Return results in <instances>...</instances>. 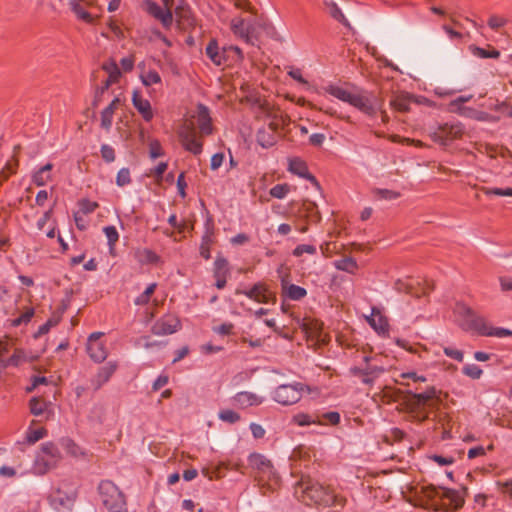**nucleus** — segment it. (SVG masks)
I'll list each match as a JSON object with an SVG mask.
<instances>
[{"mask_svg": "<svg viewBox=\"0 0 512 512\" xmlns=\"http://www.w3.org/2000/svg\"><path fill=\"white\" fill-rule=\"evenodd\" d=\"M103 232L108 240V245L112 249L119 239V234L114 226H106L103 228Z\"/></svg>", "mask_w": 512, "mask_h": 512, "instance_id": "obj_43", "label": "nucleus"}, {"mask_svg": "<svg viewBox=\"0 0 512 512\" xmlns=\"http://www.w3.org/2000/svg\"><path fill=\"white\" fill-rule=\"evenodd\" d=\"M74 495L62 492L60 489L55 490L50 496L51 506L58 512L70 511L74 505Z\"/></svg>", "mask_w": 512, "mask_h": 512, "instance_id": "obj_12", "label": "nucleus"}, {"mask_svg": "<svg viewBox=\"0 0 512 512\" xmlns=\"http://www.w3.org/2000/svg\"><path fill=\"white\" fill-rule=\"evenodd\" d=\"M181 328V322L174 315H166L158 319L152 326V333L157 336L170 335Z\"/></svg>", "mask_w": 512, "mask_h": 512, "instance_id": "obj_7", "label": "nucleus"}, {"mask_svg": "<svg viewBox=\"0 0 512 512\" xmlns=\"http://www.w3.org/2000/svg\"><path fill=\"white\" fill-rule=\"evenodd\" d=\"M179 137L181 140V143L183 147L195 154L199 155L202 152L203 145L202 143L197 139L196 133L193 128H184L180 131Z\"/></svg>", "mask_w": 512, "mask_h": 512, "instance_id": "obj_11", "label": "nucleus"}, {"mask_svg": "<svg viewBox=\"0 0 512 512\" xmlns=\"http://www.w3.org/2000/svg\"><path fill=\"white\" fill-rule=\"evenodd\" d=\"M288 75L294 79L295 81L301 83V84H308L307 80L302 76V71L299 68L296 67H290L288 70Z\"/></svg>", "mask_w": 512, "mask_h": 512, "instance_id": "obj_59", "label": "nucleus"}, {"mask_svg": "<svg viewBox=\"0 0 512 512\" xmlns=\"http://www.w3.org/2000/svg\"><path fill=\"white\" fill-rule=\"evenodd\" d=\"M258 28L274 30V27L269 23H253L241 17L233 18L230 23V29L233 34L248 43H252L253 39L258 38Z\"/></svg>", "mask_w": 512, "mask_h": 512, "instance_id": "obj_4", "label": "nucleus"}, {"mask_svg": "<svg viewBox=\"0 0 512 512\" xmlns=\"http://www.w3.org/2000/svg\"><path fill=\"white\" fill-rule=\"evenodd\" d=\"M300 488L303 493V500H310L316 504L330 505L334 501V496L318 482L311 480L302 481Z\"/></svg>", "mask_w": 512, "mask_h": 512, "instance_id": "obj_6", "label": "nucleus"}, {"mask_svg": "<svg viewBox=\"0 0 512 512\" xmlns=\"http://www.w3.org/2000/svg\"><path fill=\"white\" fill-rule=\"evenodd\" d=\"M454 314L456 321L460 325L461 321H467L468 319H471L475 312L464 303H457L454 309Z\"/></svg>", "mask_w": 512, "mask_h": 512, "instance_id": "obj_34", "label": "nucleus"}, {"mask_svg": "<svg viewBox=\"0 0 512 512\" xmlns=\"http://www.w3.org/2000/svg\"><path fill=\"white\" fill-rule=\"evenodd\" d=\"M233 328H234V325L232 323H223L219 326L213 327V331L216 334L225 336V335H230L232 333Z\"/></svg>", "mask_w": 512, "mask_h": 512, "instance_id": "obj_61", "label": "nucleus"}, {"mask_svg": "<svg viewBox=\"0 0 512 512\" xmlns=\"http://www.w3.org/2000/svg\"><path fill=\"white\" fill-rule=\"evenodd\" d=\"M390 104L394 109L406 112L410 108L411 96L407 93L397 94L391 99Z\"/></svg>", "mask_w": 512, "mask_h": 512, "instance_id": "obj_30", "label": "nucleus"}, {"mask_svg": "<svg viewBox=\"0 0 512 512\" xmlns=\"http://www.w3.org/2000/svg\"><path fill=\"white\" fill-rule=\"evenodd\" d=\"M26 353L21 349H16L11 357L7 358L5 362H3V368H7L9 366H19L22 363L31 360Z\"/></svg>", "mask_w": 512, "mask_h": 512, "instance_id": "obj_33", "label": "nucleus"}, {"mask_svg": "<svg viewBox=\"0 0 512 512\" xmlns=\"http://www.w3.org/2000/svg\"><path fill=\"white\" fill-rule=\"evenodd\" d=\"M430 458L434 462H436L439 466H448V465H452L454 463V458L451 456L444 457V456H440V455H433Z\"/></svg>", "mask_w": 512, "mask_h": 512, "instance_id": "obj_63", "label": "nucleus"}, {"mask_svg": "<svg viewBox=\"0 0 512 512\" xmlns=\"http://www.w3.org/2000/svg\"><path fill=\"white\" fill-rule=\"evenodd\" d=\"M228 261L223 257H217L214 262V276L228 275Z\"/></svg>", "mask_w": 512, "mask_h": 512, "instance_id": "obj_41", "label": "nucleus"}, {"mask_svg": "<svg viewBox=\"0 0 512 512\" xmlns=\"http://www.w3.org/2000/svg\"><path fill=\"white\" fill-rule=\"evenodd\" d=\"M218 417L221 421L227 422L230 424L236 423L240 420V415L231 409L221 410L218 414Z\"/></svg>", "mask_w": 512, "mask_h": 512, "instance_id": "obj_40", "label": "nucleus"}, {"mask_svg": "<svg viewBox=\"0 0 512 512\" xmlns=\"http://www.w3.org/2000/svg\"><path fill=\"white\" fill-rule=\"evenodd\" d=\"M197 124L201 133L209 135L212 133V124L209 111L204 105H198L197 108Z\"/></svg>", "mask_w": 512, "mask_h": 512, "instance_id": "obj_25", "label": "nucleus"}, {"mask_svg": "<svg viewBox=\"0 0 512 512\" xmlns=\"http://www.w3.org/2000/svg\"><path fill=\"white\" fill-rule=\"evenodd\" d=\"M117 367V363L113 361H110L106 365L102 366L91 380L93 388L98 390L104 384H106L117 370Z\"/></svg>", "mask_w": 512, "mask_h": 512, "instance_id": "obj_15", "label": "nucleus"}, {"mask_svg": "<svg viewBox=\"0 0 512 512\" xmlns=\"http://www.w3.org/2000/svg\"><path fill=\"white\" fill-rule=\"evenodd\" d=\"M460 327L465 331L476 332L482 336H488L491 325H489L483 317L474 314L471 319L461 321Z\"/></svg>", "mask_w": 512, "mask_h": 512, "instance_id": "obj_13", "label": "nucleus"}, {"mask_svg": "<svg viewBox=\"0 0 512 512\" xmlns=\"http://www.w3.org/2000/svg\"><path fill=\"white\" fill-rule=\"evenodd\" d=\"M292 422L298 426H308L314 423V419L306 413H298L293 416Z\"/></svg>", "mask_w": 512, "mask_h": 512, "instance_id": "obj_48", "label": "nucleus"}, {"mask_svg": "<svg viewBox=\"0 0 512 512\" xmlns=\"http://www.w3.org/2000/svg\"><path fill=\"white\" fill-rule=\"evenodd\" d=\"M242 293L258 303H266L269 299L268 291L263 284H255L252 288Z\"/></svg>", "mask_w": 512, "mask_h": 512, "instance_id": "obj_27", "label": "nucleus"}, {"mask_svg": "<svg viewBox=\"0 0 512 512\" xmlns=\"http://www.w3.org/2000/svg\"><path fill=\"white\" fill-rule=\"evenodd\" d=\"M101 156L106 162H113L115 160L114 149L107 144L102 145Z\"/></svg>", "mask_w": 512, "mask_h": 512, "instance_id": "obj_58", "label": "nucleus"}, {"mask_svg": "<svg viewBox=\"0 0 512 512\" xmlns=\"http://www.w3.org/2000/svg\"><path fill=\"white\" fill-rule=\"evenodd\" d=\"M53 164L47 163L44 166L36 169L32 174V182L36 186H45L48 182L52 180V171Z\"/></svg>", "mask_w": 512, "mask_h": 512, "instance_id": "obj_24", "label": "nucleus"}, {"mask_svg": "<svg viewBox=\"0 0 512 512\" xmlns=\"http://www.w3.org/2000/svg\"><path fill=\"white\" fill-rule=\"evenodd\" d=\"M507 20L504 17L493 15L489 18L488 25L492 29H499L506 24Z\"/></svg>", "mask_w": 512, "mask_h": 512, "instance_id": "obj_62", "label": "nucleus"}, {"mask_svg": "<svg viewBox=\"0 0 512 512\" xmlns=\"http://www.w3.org/2000/svg\"><path fill=\"white\" fill-rule=\"evenodd\" d=\"M469 50L472 53L473 56L477 58H498L500 56V52L498 50L492 49L490 51H487L483 48L477 47L475 45L469 46Z\"/></svg>", "mask_w": 512, "mask_h": 512, "instance_id": "obj_37", "label": "nucleus"}, {"mask_svg": "<svg viewBox=\"0 0 512 512\" xmlns=\"http://www.w3.org/2000/svg\"><path fill=\"white\" fill-rule=\"evenodd\" d=\"M29 472L30 470L24 467L21 463L15 467L3 465L0 467V478L23 477L28 475Z\"/></svg>", "mask_w": 512, "mask_h": 512, "instance_id": "obj_29", "label": "nucleus"}, {"mask_svg": "<svg viewBox=\"0 0 512 512\" xmlns=\"http://www.w3.org/2000/svg\"><path fill=\"white\" fill-rule=\"evenodd\" d=\"M386 369L383 366H377V365H368L364 369L365 375H371L373 378H378L382 373H384Z\"/></svg>", "mask_w": 512, "mask_h": 512, "instance_id": "obj_57", "label": "nucleus"}, {"mask_svg": "<svg viewBox=\"0 0 512 512\" xmlns=\"http://www.w3.org/2000/svg\"><path fill=\"white\" fill-rule=\"evenodd\" d=\"M366 320L378 334H386L388 332V320L376 307L371 309V314L366 316Z\"/></svg>", "mask_w": 512, "mask_h": 512, "instance_id": "obj_16", "label": "nucleus"}, {"mask_svg": "<svg viewBox=\"0 0 512 512\" xmlns=\"http://www.w3.org/2000/svg\"><path fill=\"white\" fill-rule=\"evenodd\" d=\"M34 315V309L28 308L24 313H22L18 318L13 320V326H19L23 323H28Z\"/></svg>", "mask_w": 512, "mask_h": 512, "instance_id": "obj_55", "label": "nucleus"}, {"mask_svg": "<svg viewBox=\"0 0 512 512\" xmlns=\"http://www.w3.org/2000/svg\"><path fill=\"white\" fill-rule=\"evenodd\" d=\"M225 155L222 152L215 153L210 160V168L212 170H217L220 168L224 162Z\"/></svg>", "mask_w": 512, "mask_h": 512, "instance_id": "obj_60", "label": "nucleus"}, {"mask_svg": "<svg viewBox=\"0 0 512 512\" xmlns=\"http://www.w3.org/2000/svg\"><path fill=\"white\" fill-rule=\"evenodd\" d=\"M325 91L338 100L355 107L364 114L372 115L375 113L371 99L356 88L341 85H328L325 87Z\"/></svg>", "mask_w": 512, "mask_h": 512, "instance_id": "obj_1", "label": "nucleus"}, {"mask_svg": "<svg viewBox=\"0 0 512 512\" xmlns=\"http://www.w3.org/2000/svg\"><path fill=\"white\" fill-rule=\"evenodd\" d=\"M102 69L108 74V78L102 85L101 91H107L112 84H115L119 81L121 71L117 63L112 59L104 62L102 65Z\"/></svg>", "mask_w": 512, "mask_h": 512, "instance_id": "obj_20", "label": "nucleus"}, {"mask_svg": "<svg viewBox=\"0 0 512 512\" xmlns=\"http://www.w3.org/2000/svg\"><path fill=\"white\" fill-rule=\"evenodd\" d=\"M462 133L463 128L460 124L445 125L433 132L432 139L441 145H447L452 140L460 137Z\"/></svg>", "mask_w": 512, "mask_h": 512, "instance_id": "obj_10", "label": "nucleus"}, {"mask_svg": "<svg viewBox=\"0 0 512 512\" xmlns=\"http://www.w3.org/2000/svg\"><path fill=\"white\" fill-rule=\"evenodd\" d=\"M120 104V98L114 97L113 100L106 106L100 114V126L105 131H110L113 123V117L116 109Z\"/></svg>", "mask_w": 512, "mask_h": 512, "instance_id": "obj_19", "label": "nucleus"}, {"mask_svg": "<svg viewBox=\"0 0 512 512\" xmlns=\"http://www.w3.org/2000/svg\"><path fill=\"white\" fill-rule=\"evenodd\" d=\"M327 6L329 8L330 15L337 21L341 22L342 24L348 26V20L346 19L345 15L343 14L342 10L338 7V5L331 1L327 3Z\"/></svg>", "mask_w": 512, "mask_h": 512, "instance_id": "obj_39", "label": "nucleus"}, {"mask_svg": "<svg viewBox=\"0 0 512 512\" xmlns=\"http://www.w3.org/2000/svg\"><path fill=\"white\" fill-rule=\"evenodd\" d=\"M71 11L74 13V15L76 16V18L80 21H83L87 24H92L95 20V17L90 14L88 11H86L84 9V7L82 6V4H77L76 6L70 8Z\"/></svg>", "mask_w": 512, "mask_h": 512, "instance_id": "obj_38", "label": "nucleus"}, {"mask_svg": "<svg viewBox=\"0 0 512 512\" xmlns=\"http://www.w3.org/2000/svg\"><path fill=\"white\" fill-rule=\"evenodd\" d=\"M249 465L262 473L272 474L273 466L264 455L259 453H252L248 458Z\"/></svg>", "mask_w": 512, "mask_h": 512, "instance_id": "obj_23", "label": "nucleus"}, {"mask_svg": "<svg viewBox=\"0 0 512 512\" xmlns=\"http://www.w3.org/2000/svg\"><path fill=\"white\" fill-rule=\"evenodd\" d=\"M281 288L283 295L289 300L299 301L307 295L305 288L291 284L285 278L281 280Z\"/></svg>", "mask_w": 512, "mask_h": 512, "instance_id": "obj_21", "label": "nucleus"}, {"mask_svg": "<svg viewBox=\"0 0 512 512\" xmlns=\"http://www.w3.org/2000/svg\"><path fill=\"white\" fill-rule=\"evenodd\" d=\"M131 183L130 170L128 168H121L116 176V184L119 187L126 186Z\"/></svg>", "mask_w": 512, "mask_h": 512, "instance_id": "obj_45", "label": "nucleus"}, {"mask_svg": "<svg viewBox=\"0 0 512 512\" xmlns=\"http://www.w3.org/2000/svg\"><path fill=\"white\" fill-rule=\"evenodd\" d=\"M102 335L101 332H94L89 336L87 342V352L90 358L98 363L103 362L108 356L105 344L100 341Z\"/></svg>", "mask_w": 512, "mask_h": 512, "instance_id": "obj_9", "label": "nucleus"}, {"mask_svg": "<svg viewBox=\"0 0 512 512\" xmlns=\"http://www.w3.org/2000/svg\"><path fill=\"white\" fill-rule=\"evenodd\" d=\"M138 258L141 262L156 263L159 260L158 255L150 249H142L138 252Z\"/></svg>", "mask_w": 512, "mask_h": 512, "instance_id": "obj_46", "label": "nucleus"}, {"mask_svg": "<svg viewBox=\"0 0 512 512\" xmlns=\"http://www.w3.org/2000/svg\"><path fill=\"white\" fill-rule=\"evenodd\" d=\"M489 337H497V338H505L512 336V330L502 328V327H493L490 328Z\"/></svg>", "mask_w": 512, "mask_h": 512, "instance_id": "obj_52", "label": "nucleus"}, {"mask_svg": "<svg viewBox=\"0 0 512 512\" xmlns=\"http://www.w3.org/2000/svg\"><path fill=\"white\" fill-rule=\"evenodd\" d=\"M149 155L152 159H156L163 155V149L160 142L156 139L149 143Z\"/></svg>", "mask_w": 512, "mask_h": 512, "instance_id": "obj_51", "label": "nucleus"}, {"mask_svg": "<svg viewBox=\"0 0 512 512\" xmlns=\"http://www.w3.org/2000/svg\"><path fill=\"white\" fill-rule=\"evenodd\" d=\"M60 447L72 457H80L84 455L82 449L70 438H62L59 441Z\"/></svg>", "mask_w": 512, "mask_h": 512, "instance_id": "obj_32", "label": "nucleus"}, {"mask_svg": "<svg viewBox=\"0 0 512 512\" xmlns=\"http://www.w3.org/2000/svg\"><path fill=\"white\" fill-rule=\"evenodd\" d=\"M47 435V431L44 428L39 429H31L29 428L26 433L23 441L16 442V446L19 450L23 451L24 445H33L39 440L43 439Z\"/></svg>", "mask_w": 512, "mask_h": 512, "instance_id": "obj_26", "label": "nucleus"}, {"mask_svg": "<svg viewBox=\"0 0 512 512\" xmlns=\"http://www.w3.org/2000/svg\"><path fill=\"white\" fill-rule=\"evenodd\" d=\"M79 206H80V210L83 214H89V213L94 212L97 209L98 203L94 202V201H90L88 199H84V200L80 201Z\"/></svg>", "mask_w": 512, "mask_h": 512, "instance_id": "obj_53", "label": "nucleus"}, {"mask_svg": "<svg viewBox=\"0 0 512 512\" xmlns=\"http://www.w3.org/2000/svg\"><path fill=\"white\" fill-rule=\"evenodd\" d=\"M497 486L500 489V492L512 501V479L505 482H497Z\"/></svg>", "mask_w": 512, "mask_h": 512, "instance_id": "obj_54", "label": "nucleus"}, {"mask_svg": "<svg viewBox=\"0 0 512 512\" xmlns=\"http://www.w3.org/2000/svg\"><path fill=\"white\" fill-rule=\"evenodd\" d=\"M62 460V454L58 446L53 442H46L41 445L34 464L33 473L35 475H44L51 469L58 466Z\"/></svg>", "mask_w": 512, "mask_h": 512, "instance_id": "obj_3", "label": "nucleus"}, {"mask_svg": "<svg viewBox=\"0 0 512 512\" xmlns=\"http://www.w3.org/2000/svg\"><path fill=\"white\" fill-rule=\"evenodd\" d=\"M109 408L105 405H95L91 411V418L100 424H106L108 422Z\"/></svg>", "mask_w": 512, "mask_h": 512, "instance_id": "obj_35", "label": "nucleus"}, {"mask_svg": "<svg viewBox=\"0 0 512 512\" xmlns=\"http://www.w3.org/2000/svg\"><path fill=\"white\" fill-rule=\"evenodd\" d=\"M336 269L348 273H354L357 269V262L351 257L342 258L334 262Z\"/></svg>", "mask_w": 512, "mask_h": 512, "instance_id": "obj_36", "label": "nucleus"}, {"mask_svg": "<svg viewBox=\"0 0 512 512\" xmlns=\"http://www.w3.org/2000/svg\"><path fill=\"white\" fill-rule=\"evenodd\" d=\"M467 493L468 489L466 487H462L460 490L430 487L426 490L427 497L432 500H440L439 503L435 502V510L443 512L460 509L465 503Z\"/></svg>", "mask_w": 512, "mask_h": 512, "instance_id": "obj_2", "label": "nucleus"}, {"mask_svg": "<svg viewBox=\"0 0 512 512\" xmlns=\"http://www.w3.org/2000/svg\"><path fill=\"white\" fill-rule=\"evenodd\" d=\"M212 243L211 235L205 234L202 238V243L200 246V254L205 259L210 258V245Z\"/></svg>", "mask_w": 512, "mask_h": 512, "instance_id": "obj_50", "label": "nucleus"}, {"mask_svg": "<svg viewBox=\"0 0 512 512\" xmlns=\"http://www.w3.org/2000/svg\"><path fill=\"white\" fill-rule=\"evenodd\" d=\"M141 7L155 19L159 20L163 26L169 27L172 24L173 16L169 6L162 8L152 0H144L141 3Z\"/></svg>", "mask_w": 512, "mask_h": 512, "instance_id": "obj_8", "label": "nucleus"}, {"mask_svg": "<svg viewBox=\"0 0 512 512\" xmlns=\"http://www.w3.org/2000/svg\"><path fill=\"white\" fill-rule=\"evenodd\" d=\"M48 406L49 404L47 402L41 401L36 397L32 398L29 402L30 412L35 416L46 414V418H49L51 411L48 410Z\"/></svg>", "mask_w": 512, "mask_h": 512, "instance_id": "obj_31", "label": "nucleus"}, {"mask_svg": "<svg viewBox=\"0 0 512 512\" xmlns=\"http://www.w3.org/2000/svg\"><path fill=\"white\" fill-rule=\"evenodd\" d=\"M263 402V398L259 395L249 392L241 391L233 397V403L239 408H248L251 406H258Z\"/></svg>", "mask_w": 512, "mask_h": 512, "instance_id": "obj_18", "label": "nucleus"}, {"mask_svg": "<svg viewBox=\"0 0 512 512\" xmlns=\"http://www.w3.org/2000/svg\"><path fill=\"white\" fill-rule=\"evenodd\" d=\"M304 391V385L300 382L281 384L277 386L272 394V399L280 405H293L300 401Z\"/></svg>", "mask_w": 512, "mask_h": 512, "instance_id": "obj_5", "label": "nucleus"}, {"mask_svg": "<svg viewBox=\"0 0 512 512\" xmlns=\"http://www.w3.org/2000/svg\"><path fill=\"white\" fill-rule=\"evenodd\" d=\"M289 191V185L277 184L270 189V195L276 199H283L287 196Z\"/></svg>", "mask_w": 512, "mask_h": 512, "instance_id": "obj_42", "label": "nucleus"}, {"mask_svg": "<svg viewBox=\"0 0 512 512\" xmlns=\"http://www.w3.org/2000/svg\"><path fill=\"white\" fill-rule=\"evenodd\" d=\"M500 288L502 291H511L512 290V277L511 276H500L498 278Z\"/></svg>", "mask_w": 512, "mask_h": 512, "instance_id": "obj_64", "label": "nucleus"}, {"mask_svg": "<svg viewBox=\"0 0 512 512\" xmlns=\"http://www.w3.org/2000/svg\"><path fill=\"white\" fill-rule=\"evenodd\" d=\"M317 251L316 247L314 245H310V244H301V245H298L295 247V249L293 250V255L295 257H300L302 256L304 253H307V254H315Z\"/></svg>", "mask_w": 512, "mask_h": 512, "instance_id": "obj_49", "label": "nucleus"}, {"mask_svg": "<svg viewBox=\"0 0 512 512\" xmlns=\"http://www.w3.org/2000/svg\"><path fill=\"white\" fill-rule=\"evenodd\" d=\"M132 104L144 121L150 122L153 119L154 111L149 100L144 98L138 91H134L132 94Z\"/></svg>", "mask_w": 512, "mask_h": 512, "instance_id": "obj_14", "label": "nucleus"}, {"mask_svg": "<svg viewBox=\"0 0 512 512\" xmlns=\"http://www.w3.org/2000/svg\"><path fill=\"white\" fill-rule=\"evenodd\" d=\"M462 372L464 375L472 379H479L483 373L482 369L476 364L465 365L462 369Z\"/></svg>", "mask_w": 512, "mask_h": 512, "instance_id": "obj_44", "label": "nucleus"}, {"mask_svg": "<svg viewBox=\"0 0 512 512\" xmlns=\"http://www.w3.org/2000/svg\"><path fill=\"white\" fill-rule=\"evenodd\" d=\"M443 351L447 357H450L458 362H462L464 359L463 352L458 349L452 347H444Z\"/></svg>", "mask_w": 512, "mask_h": 512, "instance_id": "obj_56", "label": "nucleus"}, {"mask_svg": "<svg viewBox=\"0 0 512 512\" xmlns=\"http://www.w3.org/2000/svg\"><path fill=\"white\" fill-rule=\"evenodd\" d=\"M288 170L299 176L300 178L306 179L311 183L318 185L316 178L308 171L307 164L300 158H292L289 160Z\"/></svg>", "mask_w": 512, "mask_h": 512, "instance_id": "obj_17", "label": "nucleus"}, {"mask_svg": "<svg viewBox=\"0 0 512 512\" xmlns=\"http://www.w3.org/2000/svg\"><path fill=\"white\" fill-rule=\"evenodd\" d=\"M138 67L140 69L139 78L144 86L150 87L161 84L162 78L155 69L147 68L144 62L139 64Z\"/></svg>", "mask_w": 512, "mask_h": 512, "instance_id": "obj_22", "label": "nucleus"}, {"mask_svg": "<svg viewBox=\"0 0 512 512\" xmlns=\"http://www.w3.org/2000/svg\"><path fill=\"white\" fill-rule=\"evenodd\" d=\"M483 192L486 195H495V196H507L512 197V188H490L486 187L483 189Z\"/></svg>", "mask_w": 512, "mask_h": 512, "instance_id": "obj_47", "label": "nucleus"}, {"mask_svg": "<svg viewBox=\"0 0 512 512\" xmlns=\"http://www.w3.org/2000/svg\"><path fill=\"white\" fill-rule=\"evenodd\" d=\"M225 50L219 48L216 40H211L206 47V54L214 64L221 65L225 61Z\"/></svg>", "mask_w": 512, "mask_h": 512, "instance_id": "obj_28", "label": "nucleus"}]
</instances>
